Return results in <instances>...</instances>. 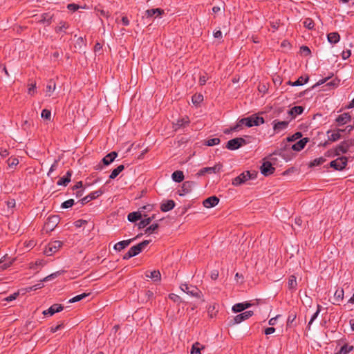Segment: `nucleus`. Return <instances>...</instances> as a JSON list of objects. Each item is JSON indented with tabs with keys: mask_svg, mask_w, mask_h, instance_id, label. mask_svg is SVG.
<instances>
[{
	"mask_svg": "<svg viewBox=\"0 0 354 354\" xmlns=\"http://www.w3.org/2000/svg\"><path fill=\"white\" fill-rule=\"evenodd\" d=\"M59 218L58 216L54 215L49 216L45 223L44 227L46 231H52L59 223Z\"/></svg>",
	"mask_w": 354,
	"mask_h": 354,
	"instance_id": "nucleus-8",
	"label": "nucleus"
},
{
	"mask_svg": "<svg viewBox=\"0 0 354 354\" xmlns=\"http://www.w3.org/2000/svg\"><path fill=\"white\" fill-rule=\"evenodd\" d=\"M56 88V85L55 82L53 80H50L48 81V84L46 86V95L51 96L53 93L54 92L55 89Z\"/></svg>",
	"mask_w": 354,
	"mask_h": 354,
	"instance_id": "nucleus-28",
	"label": "nucleus"
},
{
	"mask_svg": "<svg viewBox=\"0 0 354 354\" xmlns=\"http://www.w3.org/2000/svg\"><path fill=\"white\" fill-rule=\"evenodd\" d=\"M354 145V140H348L342 142L335 149V155L339 156L341 153H345L348 149Z\"/></svg>",
	"mask_w": 354,
	"mask_h": 354,
	"instance_id": "nucleus-3",
	"label": "nucleus"
},
{
	"mask_svg": "<svg viewBox=\"0 0 354 354\" xmlns=\"http://www.w3.org/2000/svg\"><path fill=\"white\" fill-rule=\"evenodd\" d=\"M63 326H64L63 323H61L60 324H58L56 326H52V327H50V332L54 333L57 332L58 330L63 328Z\"/></svg>",
	"mask_w": 354,
	"mask_h": 354,
	"instance_id": "nucleus-59",
	"label": "nucleus"
},
{
	"mask_svg": "<svg viewBox=\"0 0 354 354\" xmlns=\"http://www.w3.org/2000/svg\"><path fill=\"white\" fill-rule=\"evenodd\" d=\"M304 26L308 28V29H313L314 27V22L310 18H306L303 21Z\"/></svg>",
	"mask_w": 354,
	"mask_h": 354,
	"instance_id": "nucleus-46",
	"label": "nucleus"
},
{
	"mask_svg": "<svg viewBox=\"0 0 354 354\" xmlns=\"http://www.w3.org/2000/svg\"><path fill=\"white\" fill-rule=\"evenodd\" d=\"M301 136H302L301 133L297 132L292 136L288 137L287 140L288 142H294V141H296L297 140L299 139L301 137Z\"/></svg>",
	"mask_w": 354,
	"mask_h": 354,
	"instance_id": "nucleus-50",
	"label": "nucleus"
},
{
	"mask_svg": "<svg viewBox=\"0 0 354 354\" xmlns=\"http://www.w3.org/2000/svg\"><path fill=\"white\" fill-rule=\"evenodd\" d=\"M163 12V10L160 8L150 9L146 11V15L147 17H152L154 15H160Z\"/></svg>",
	"mask_w": 354,
	"mask_h": 354,
	"instance_id": "nucleus-38",
	"label": "nucleus"
},
{
	"mask_svg": "<svg viewBox=\"0 0 354 354\" xmlns=\"http://www.w3.org/2000/svg\"><path fill=\"white\" fill-rule=\"evenodd\" d=\"M351 115L347 113H344L343 114L339 115L337 118L336 121L338 122L339 125H342L348 123L351 120Z\"/></svg>",
	"mask_w": 354,
	"mask_h": 354,
	"instance_id": "nucleus-20",
	"label": "nucleus"
},
{
	"mask_svg": "<svg viewBox=\"0 0 354 354\" xmlns=\"http://www.w3.org/2000/svg\"><path fill=\"white\" fill-rule=\"evenodd\" d=\"M308 140V139L306 138L299 140L298 142H297L292 146V149L293 150L297 151H301V149H303L304 148Z\"/></svg>",
	"mask_w": 354,
	"mask_h": 354,
	"instance_id": "nucleus-21",
	"label": "nucleus"
},
{
	"mask_svg": "<svg viewBox=\"0 0 354 354\" xmlns=\"http://www.w3.org/2000/svg\"><path fill=\"white\" fill-rule=\"evenodd\" d=\"M153 218H154V216H152L151 217H148V218H146L142 220L138 224V227L140 229L145 227L147 225H148L151 222V221Z\"/></svg>",
	"mask_w": 354,
	"mask_h": 354,
	"instance_id": "nucleus-39",
	"label": "nucleus"
},
{
	"mask_svg": "<svg viewBox=\"0 0 354 354\" xmlns=\"http://www.w3.org/2000/svg\"><path fill=\"white\" fill-rule=\"evenodd\" d=\"M71 171H68L66 176L61 178L58 180L57 185L66 186L71 181Z\"/></svg>",
	"mask_w": 354,
	"mask_h": 354,
	"instance_id": "nucleus-29",
	"label": "nucleus"
},
{
	"mask_svg": "<svg viewBox=\"0 0 354 354\" xmlns=\"http://www.w3.org/2000/svg\"><path fill=\"white\" fill-rule=\"evenodd\" d=\"M308 76H306V77H300L297 81H295V82H293L292 84V86H301V85H303L305 83H306L308 81Z\"/></svg>",
	"mask_w": 354,
	"mask_h": 354,
	"instance_id": "nucleus-41",
	"label": "nucleus"
},
{
	"mask_svg": "<svg viewBox=\"0 0 354 354\" xmlns=\"http://www.w3.org/2000/svg\"><path fill=\"white\" fill-rule=\"evenodd\" d=\"M254 315L253 311L248 310L235 316L230 322V325H234L241 323L243 321L248 319Z\"/></svg>",
	"mask_w": 354,
	"mask_h": 354,
	"instance_id": "nucleus-5",
	"label": "nucleus"
},
{
	"mask_svg": "<svg viewBox=\"0 0 354 354\" xmlns=\"http://www.w3.org/2000/svg\"><path fill=\"white\" fill-rule=\"evenodd\" d=\"M64 307L59 304H55L49 308L42 312L44 316H53L55 313H59L64 310Z\"/></svg>",
	"mask_w": 354,
	"mask_h": 354,
	"instance_id": "nucleus-9",
	"label": "nucleus"
},
{
	"mask_svg": "<svg viewBox=\"0 0 354 354\" xmlns=\"http://www.w3.org/2000/svg\"><path fill=\"white\" fill-rule=\"evenodd\" d=\"M338 85V82L335 81V80H332L329 82H328L325 86H327L328 87L329 89L330 88H334L335 87H337Z\"/></svg>",
	"mask_w": 354,
	"mask_h": 354,
	"instance_id": "nucleus-57",
	"label": "nucleus"
},
{
	"mask_svg": "<svg viewBox=\"0 0 354 354\" xmlns=\"http://www.w3.org/2000/svg\"><path fill=\"white\" fill-rule=\"evenodd\" d=\"M321 308H322V306L319 304H318L317 305V309L316 312L313 315V316L311 317V318H310V321L308 322V326H307L308 330H310V326L313 324V322H314V320L317 317L319 313L321 311Z\"/></svg>",
	"mask_w": 354,
	"mask_h": 354,
	"instance_id": "nucleus-40",
	"label": "nucleus"
},
{
	"mask_svg": "<svg viewBox=\"0 0 354 354\" xmlns=\"http://www.w3.org/2000/svg\"><path fill=\"white\" fill-rule=\"evenodd\" d=\"M150 243V241L145 240L140 243L131 247L129 250L133 256L138 254Z\"/></svg>",
	"mask_w": 354,
	"mask_h": 354,
	"instance_id": "nucleus-11",
	"label": "nucleus"
},
{
	"mask_svg": "<svg viewBox=\"0 0 354 354\" xmlns=\"http://www.w3.org/2000/svg\"><path fill=\"white\" fill-rule=\"evenodd\" d=\"M264 122V120L262 117L252 115L250 117L243 118L239 120V123L232 129L233 130H236L239 128L242 124H245L248 127H251L253 126H259Z\"/></svg>",
	"mask_w": 354,
	"mask_h": 354,
	"instance_id": "nucleus-1",
	"label": "nucleus"
},
{
	"mask_svg": "<svg viewBox=\"0 0 354 354\" xmlns=\"http://www.w3.org/2000/svg\"><path fill=\"white\" fill-rule=\"evenodd\" d=\"M102 193H103V192L102 190H97V191L90 194L89 195L85 196L84 198H83L82 199V201H81L82 204H86V203H88L91 200L95 199V198H97L98 196H100V195H102Z\"/></svg>",
	"mask_w": 354,
	"mask_h": 354,
	"instance_id": "nucleus-15",
	"label": "nucleus"
},
{
	"mask_svg": "<svg viewBox=\"0 0 354 354\" xmlns=\"http://www.w3.org/2000/svg\"><path fill=\"white\" fill-rule=\"evenodd\" d=\"M297 317V314L295 312H290L287 319V326H290L291 324L295 322Z\"/></svg>",
	"mask_w": 354,
	"mask_h": 354,
	"instance_id": "nucleus-45",
	"label": "nucleus"
},
{
	"mask_svg": "<svg viewBox=\"0 0 354 354\" xmlns=\"http://www.w3.org/2000/svg\"><path fill=\"white\" fill-rule=\"evenodd\" d=\"M14 260H15V259H11L10 257H8L7 256H4L0 260V269L5 270V269L8 268L9 266H10L12 265Z\"/></svg>",
	"mask_w": 354,
	"mask_h": 354,
	"instance_id": "nucleus-17",
	"label": "nucleus"
},
{
	"mask_svg": "<svg viewBox=\"0 0 354 354\" xmlns=\"http://www.w3.org/2000/svg\"><path fill=\"white\" fill-rule=\"evenodd\" d=\"M351 55V50H348L346 51H343L342 53V57L344 59H346L348 58Z\"/></svg>",
	"mask_w": 354,
	"mask_h": 354,
	"instance_id": "nucleus-64",
	"label": "nucleus"
},
{
	"mask_svg": "<svg viewBox=\"0 0 354 354\" xmlns=\"http://www.w3.org/2000/svg\"><path fill=\"white\" fill-rule=\"evenodd\" d=\"M19 291L15 292L13 294L10 295V296L5 298V300L7 301H11L12 300L16 299L17 297L19 296Z\"/></svg>",
	"mask_w": 354,
	"mask_h": 354,
	"instance_id": "nucleus-56",
	"label": "nucleus"
},
{
	"mask_svg": "<svg viewBox=\"0 0 354 354\" xmlns=\"http://www.w3.org/2000/svg\"><path fill=\"white\" fill-rule=\"evenodd\" d=\"M327 38L330 44H337L339 41L340 36L337 32H334L328 34Z\"/></svg>",
	"mask_w": 354,
	"mask_h": 354,
	"instance_id": "nucleus-26",
	"label": "nucleus"
},
{
	"mask_svg": "<svg viewBox=\"0 0 354 354\" xmlns=\"http://www.w3.org/2000/svg\"><path fill=\"white\" fill-rule=\"evenodd\" d=\"M169 298L171 300H172L173 301H174L175 303L179 304V303L182 302L181 297L180 295H178L174 294V293L169 294Z\"/></svg>",
	"mask_w": 354,
	"mask_h": 354,
	"instance_id": "nucleus-47",
	"label": "nucleus"
},
{
	"mask_svg": "<svg viewBox=\"0 0 354 354\" xmlns=\"http://www.w3.org/2000/svg\"><path fill=\"white\" fill-rule=\"evenodd\" d=\"M186 290L187 291H185V289H181V290L183 293H187L188 295H190L192 297H195L198 299L201 298V297L203 296V294H202L201 291L200 290V289H193L191 291H189V289H186Z\"/></svg>",
	"mask_w": 354,
	"mask_h": 354,
	"instance_id": "nucleus-27",
	"label": "nucleus"
},
{
	"mask_svg": "<svg viewBox=\"0 0 354 354\" xmlns=\"http://www.w3.org/2000/svg\"><path fill=\"white\" fill-rule=\"evenodd\" d=\"M274 130L277 133L286 129L288 125V122L286 121H280L277 122L274 121Z\"/></svg>",
	"mask_w": 354,
	"mask_h": 354,
	"instance_id": "nucleus-23",
	"label": "nucleus"
},
{
	"mask_svg": "<svg viewBox=\"0 0 354 354\" xmlns=\"http://www.w3.org/2000/svg\"><path fill=\"white\" fill-rule=\"evenodd\" d=\"M194 185V184L192 182H189V181L185 182L183 184V187H182V191L183 192V193H180V194L184 195V194L189 192Z\"/></svg>",
	"mask_w": 354,
	"mask_h": 354,
	"instance_id": "nucleus-30",
	"label": "nucleus"
},
{
	"mask_svg": "<svg viewBox=\"0 0 354 354\" xmlns=\"http://www.w3.org/2000/svg\"><path fill=\"white\" fill-rule=\"evenodd\" d=\"M252 305V304L250 301H246L245 303H238L234 305L232 309L234 313H239L251 307Z\"/></svg>",
	"mask_w": 354,
	"mask_h": 354,
	"instance_id": "nucleus-12",
	"label": "nucleus"
},
{
	"mask_svg": "<svg viewBox=\"0 0 354 354\" xmlns=\"http://www.w3.org/2000/svg\"><path fill=\"white\" fill-rule=\"evenodd\" d=\"M158 228V225L157 223L153 224L147 227L145 230V233L151 234Z\"/></svg>",
	"mask_w": 354,
	"mask_h": 354,
	"instance_id": "nucleus-55",
	"label": "nucleus"
},
{
	"mask_svg": "<svg viewBox=\"0 0 354 354\" xmlns=\"http://www.w3.org/2000/svg\"><path fill=\"white\" fill-rule=\"evenodd\" d=\"M68 10L75 11L79 8V6L75 3H71L67 6Z\"/></svg>",
	"mask_w": 354,
	"mask_h": 354,
	"instance_id": "nucleus-60",
	"label": "nucleus"
},
{
	"mask_svg": "<svg viewBox=\"0 0 354 354\" xmlns=\"http://www.w3.org/2000/svg\"><path fill=\"white\" fill-rule=\"evenodd\" d=\"M260 169L262 174L266 176L272 174L275 170L274 167H272L271 162L269 161L263 162Z\"/></svg>",
	"mask_w": 354,
	"mask_h": 354,
	"instance_id": "nucleus-10",
	"label": "nucleus"
},
{
	"mask_svg": "<svg viewBox=\"0 0 354 354\" xmlns=\"http://www.w3.org/2000/svg\"><path fill=\"white\" fill-rule=\"evenodd\" d=\"M353 346L348 344L342 346L340 350L335 354H348L349 352L353 351Z\"/></svg>",
	"mask_w": 354,
	"mask_h": 354,
	"instance_id": "nucleus-36",
	"label": "nucleus"
},
{
	"mask_svg": "<svg viewBox=\"0 0 354 354\" xmlns=\"http://www.w3.org/2000/svg\"><path fill=\"white\" fill-rule=\"evenodd\" d=\"M297 282L296 281V277L293 275L290 276L288 279V286L289 288H294L297 286Z\"/></svg>",
	"mask_w": 354,
	"mask_h": 354,
	"instance_id": "nucleus-52",
	"label": "nucleus"
},
{
	"mask_svg": "<svg viewBox=\"0 0 354 354\" xmlns=\"http://www.w3.org/2000/svg\"><path fill=\"white\" fill-rule=\"evenodd\" d=\"M142 218V214L140 212H133L131 213H129L128 215V220L130 222H135L136 221H138Z\"/></svg>",
	"mask_w": 354,
	"mask_h": 354,
	"instance_id": "nucleus-33",
	"label": "nucleus"
},
{
	"mask_svg": "<svg viewBox=\"0 0 354 354\" xmlns=\"http://www.w3.org/2000/svg\"><path fill=\"white\" fill-rule=\"evenodd\" d=\"M189 122V120L188 119V118H182L180 120H178L176 122V125L178 127H185V125H187L188 123Z\"/></svg>",
	"mask_w": 354,
	"mask_h": 354,
	"instance_id": "nucleus-49",
	"label": "nucleus"
},
{
	"mask_svg": "<svg viewBox=\"0 0 354 354\" xmlns=\"http://www.w3.org/2000/svg\"><path fill=\"white\" fill-rule=\"evenodd\" d=\"M62 246V242L60 241H54L50 242L47 246H46L44 251V254L47 256H51L53 254L58 251V250Z\"/></svg>",
	"mask_w": 354,
	"mask_h": 354,
	"instance_id": "nucleus-4",
	"label": "nucleus"
},
{
	"mask_svg": "<svg viewBox=\"0 0 354 354\" xmlns=\"http://www.w3.org/2000/svg\"><path fill=\"white\" fill-rule=\"evenodd\" d=\"M256 176V174L254 173H250L249 171H246L245 172H243L239 176L236 177L233 181L232 184L235 186H239L249 179L254 178Z\"/></svg>",
	"mask_w": 354,
	"mask_h": 354,
	"instance_id": "nucleus-2",
	"label": "nucleus"
},
{
	"mask_svg": "<svg viewBox=\"0 0 354 354\" xmlns=\"http://www.w3.org/2000/svg\"><path fill=\"white\" fill-rule=\"evenodd\" d=\"M347 165V158L345 156L337 158L330 162V166L336 170H342Z\"/></svg>",
	"mask_w": 354,
	"mask_h": 354,
	"instance_id": "nucleus-7",
	"label": "nucleus"
},
{
	"mask_svg": "<svg viewBox=\"0 0 354 354\" xmlns=\"http://www.w3.org/2000/svg\"><path fill=\"white\" fill-rule=\"evenodd\" d=\"M57 164H58L57 160H55L54 162V163L51 165V167H50V168L49 169V171L48 173V176L50 174V173H52L53 171H54L57 169Z\"/></svg>",
	"mask_w": 354,
	"mask_h": 354,
	"instance_id": "nucleus-61",
	"label": "nucleus"
},
{
	"mask_svg": "<svg viewBox=\"0 0 354 354\" xmlns=\"http://www.w3.org/2000/svg\"><path fill=\"white\" fill-rule=\"evenodd\" d=\"M304 111V108L300 106H294L289 111V114L292 117H296L297 115L302 113Z\"/></svg>",
	"mask_w": 354,
	"mask_h": 354,
	"instance_id": "nucleus-32",
	"label": "nucleus"
},
{
	"mask_svg": "<svg viewBox=\"0 0 354 354\" xmlns=\"http://www.w3.org/2000/svg\"><path fill=\"white\" fill-rule=\"evenodd\" d=\"M86 223H87V221H85V220H78V221L75 222V225L77 227H82L83 225H84Z\"/></svg>",
	"mask_w": 354,
	"mask_h": 354,
	"instance_id": "nucleus-63",
	"label": "nucleus"
},
{
	"mask_svg": "<svg viewBox=\"0 0 354 354\" xmlns=\"http://www.w3.org/2000/svg\"><path fill=\"white\" fill-rule=\"evenodd\" d=\"M300 50H301V53L305 56H307V55H310V50L309 48L307 46H301L300 48Z\"/></svg>",
	"mask_w": 354,
	"mask_h": 354,
	"instance_id": "nucleus-58",
	"label": "nucleus"
},
{
	"mask_svg": "<svg viewBox=\"0 0 354 354\" xmlns=\"http://www.w3.org/2000/svg\"><path fill=\"white\" fill-rule=\"evenodd\" d=\"M333 295H334V301L333 302V304H336L343 300L344 289H336L333 293Z\"/></svg>",
	"mask_w": 354,
	"mask_h": 354,
	"instance_id": "nucleus-22",
	"label": "nucleus"
},
{
	"mask_svg": "<svg viewBox=\"0 0 354 354\" xmlns=\"http://www.w3.org/2000/svg\"><path fill=\"white\" fill-rule=\"evenodd\" d=\"M145 275L146 277L151 278L154 281L160 280L161 277L159 270L147 271Z\"/></svg>",
	"mask_w": 354,
	"mask_h": 354,
	"instance_id": "nucleus-25",
	"label": "nucleus"
},
{
	"mask_svg": "<svg viewBox=\"0 0 354 354\" xmlns=\"http://www.w3.org/2000/svg\"><path fill=\"white\" fill-rule=\"evenodd\" d=\"M219 202V199L216 196H210L203 201V205L207 208L216 206Z\"/></svg>",
	"mask_w": 354,
	"mask_h": 354,
	"instance_id": "nucleus-14",
	"label": "nucleus"
},
{
	"mask_svg": "<svg viewBox=\"0 0 354 354\" xmlns=\"http://www.w3.org/2000/svg\"><path fill=\"white\" fill-rule=\"evenodd\" d=\"M208 77L205 75H202L200 76L199 83L201 85H203L207 82Z\"/></svg>",
	"mask_w": 354,
	"mask_h": 354,
	"instance_id": "nucleus-62",
	"label": "nucleus"
},
{
	"mask_svg": "<svg viewBox=\"0 0 354 354\" xmlns=\"http://www.w3.org/2000/svg\"><path fill=\"white\" fill-rule=\"evenodd\" d=\"M203 100V96L201 94H195L192 96V101L195 105L199 104Z\"/></svg>",
	"mask_w": 354,
	"mask_h": 354,
	"instance_id": "nucleus-43",
	"label": "nucleus"
},
{
	"mask_svg": "<svg viewBox=\"0 0 354 354\" xmlns=\"http://www.w3.org/2000/svg\"><path fill=\"white\" fill-rule=\"evenodd\" d=\"M326 161V159L323 157L315 158L314 160L310 162V167H315L322 165Z\"/></svg>",
	"mask_w": 354,
	"mask_h": 354,
	"instance_id": "nucleus-44",
	"label": "nucleus"
},
{
	"mask_svg": "<svg viewBox=\"0 0 354 354\" xmlns=\"http://www.w3.org/2000/svg\"><path fill=\"white\" fill-rule=\"evenodd\" d=\"M175 206V203L172 200L167 201L161 204L160 209L162 212H168L172 209Z\"/></svg>",
	"mask_w": 354,
	"mask_h": 354,
	"instance_id": "nucleus-24",
	"label": "nucleus"
},
{
	"mask_svg": "<svg viewBox=\"0 0 354 354\" xmlns=\"http://www.w3.org/2000/svg\"><path fill=\"white\" fill-rule=\"evenodd\" d=\"M74 204V200L73 199H69V200H67L65 202H64L61 207L62 208H69L71 207H72Z\"/></svg>",
	"mask_w": 354,
	"mask_h": 354,
	"instance_id": "nucleus-54",
	"label": "nucleus"
},
{
	"mask_svg": "<svg viewBox=\"0 0 354 354\" xmlns=\"http://www.w3.org/2000/svg\"><path fill=\"white\" fill-rule=\"evenodd\" d=\"M245 140L242 138H236L229 140L226 147L230 150H235L245 145Z\"/></svg>",
	"mask_w": 354,
	"mask_h": 354,
	"instance_id": "nucleus-6",
	"label": "nucleus"
},
{
	"mask_svg": "<svg viewBox=\"0 0 354 354\" xmlns=\"http://www.w3.org/2000/svg\"><path fill=\"white\" fill-rule=\"evenodd\" d=\"M89 295H90V293H82V294L78 295L68 300V303H75V302L80 301L82 299H84Z\"/></svg>",
	"mask_w": 354,
	"mask_h": 354,
	"instance_id": "nucleus-37",
	"label": "nucleus"
},
{
	"mask_svg": "<svg viewBox=\"0 0 354 354\" xmlns=\"http://www.w3.org/2000/svg\"><path fill=\"white\" fill-rule=\"evenodd\" d=\"M19 164V160L16 158H9L8 160V165L10 167H13Z\"/></svg>",
	"mask_w": 354,
	"mask_h": 354,
	"instance_id": "nucleus-53",
	"label": "nucleus"
},
{
	"mask_svg": "<svg viewBox=\"0 0 354 354\" xmlns=\"http://www.w3.org/2000/svg\"><path fill=\"white\" fill-rule=\"evenodd\" d=\"M41 118L45 120H50L51 118L50 111L48 109H44L41 112Z\"/></svg>",
	"mask_w": 354,
	"mask_h": 354,
	"instance_id": "nucleus-51",
	"label": "nucleus"
},
{
	"mask_svg": "<svg viewBox=\"0 0 354 354\" xmlns=\"http://www.w3.org/2000/svg\"><path fill=\"white\" fill-rule=\"evenodd\" d=\"M117 156L118 153L115 151H112L103 158L102 162L104 165H109L115 159Z\"/></svg>",
	"mask_w": 354,
	"mask_h": 354,
	"instance_id": "nucleus-19",
	"label": "nucleus"
},
{
	"mask_svg": "<svg viewBox=\"0 0 354 354\" xmlns=\"http://www.w3.org/2000/svg\"><path fill=\"white\" fill-rule=\"evenodd\" d=\"M204 348L205 347L203 346H201V344L199 342H196L192 346L191 354H201V350Z\"/></svg>",
	"mask_w": 354,
	"mask_h": 354,
	"instance_id": "nucleus-34",
	"label": "nucleus"
},
{
	"mask_svg": "<svg viewBox=\"0 0 354 354\" xmlns=\"http://www.w3.org/2000/svg\"><path fill=\"white\" fill-rule=\"evenodd\" d=\"M37 93L36 83L33 82L28 84V94L34 95Z\"/></svg>",
	"mask_w": 354,
	"mask_h": 354,
	"instance_id": "nucleus-42",
	"label": "nucleus"
},
{
	"mask_svg": "<svg viewBox=\"0 0 354 354\" xmlns=\"http://www.w3.org/2000/svg\"><path fill=\"white\" fill-rule=\"evenodd\" d=\"M134 239H131L120 241L115 244L113 248L115 250L121 251L122 250L127 247Z\"/></svg>",
	"mask_w": 354,
	"mask_h": 354,
	"instance_id": "nucleus-18",
	"label": "nucleus"
},
{
	"mask_svg": "<svg viewBox=\"0 0 354 354\" xmlns=\"http://www.w3.org/2000/svg\"><path fill=\"white\" fill-rule=\"evenodd\" d=\"M173 180L180 183L184 179V174L182 171H176L171 175Z\"/></svg>",
	"mask_w": 354,
	"mask_h": 354,
	"instance_id": "nucleus-31",
	"label": "nucleus"
},
{
	"mask_svg": "<svg viewBox=\"0 0 354 354\" xmlns=\"http://www.w3.org/2000/svg\"><path fill=\"white\" fill-rule=\"evenodd\" d=\"M124 165H119L117 168H115V169H113L112 171L111 174L109 176V178L110 179L115 178L118 176V174L124 170Z\"/></svg>",
	"mask_w": 354,
	"mask_h": 354,
	"instance_id": "nucleus-35",
	"label": "nucleus"
},
{
	"mask_svg": "<svg viewBox=\"0 0 354 354\" xmlns=\"http://www.w3.org/2000/svg\"><path fill=\"white\" fill-rule=\"evenodd\" d=\"M221 167H222V165L220 164L216 165L215 166L211 167H204L200 171L199 174L203 175L207 172V173H217V172L220 171Z\"/></svg>",
	"mask_w": 354,
	"mask_h": 354,
	"instance_id": "nucleus-16",
	"label": "nucleus"
},
{
	"mask_svg": "<svg viewBox=\"0 0 354 354\" xmlns=\"http://www.w3.org/2000/svg\"><path fill=\"white\" fill-rule=\"evenodd\" d=\"M328 139L329 141L335 142L342 138L339 130H330L327 131Z\"/></svg>",
	"mask_w": 354,
	"mask_h": 354,
	"instance_id": "nucleus-13",
	"label": "nucleus"
},
{
	"mask_svg": "<svg viewBox=\"0 0 354 354\" xmlns=\"http://www.w3.org/2000/svg\"><path fill=\"white\" fill-rule=\"evenodd\" d=\"M219 143L220 139L218 138H212L206 141V145L207 146H214L218 145Z\"/></svg>",
	"mask_w": 354,
	"mask_h": 354,
	"instance_id": "nucleus-48",
	"label": "nucleus"
}]
</instances>
